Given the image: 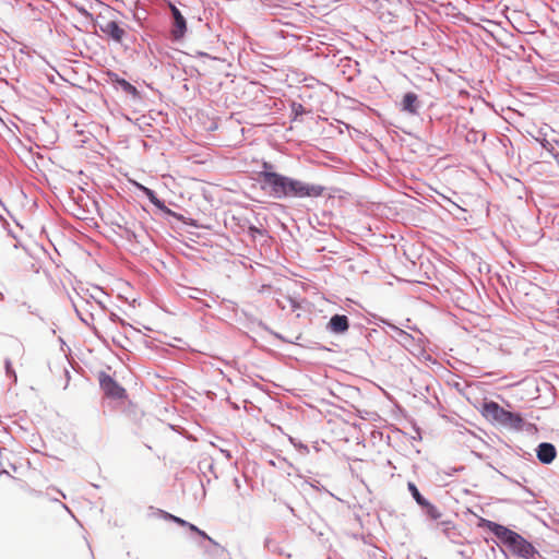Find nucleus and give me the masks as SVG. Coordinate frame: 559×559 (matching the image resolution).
Returning <instances> with one entry per match:
<instances>
[{
    "label": "nucleus",
    "mask_w": 559,
    "mask_h": 559,
    "mask_svg": "<svg viewBox=\"0 0 559 559\" xmlns=\"http://www.w3.org/2000/svg\"><path fill=\"white\" fill-rule=\"evenodd\" d=\"M225 455H226L227 457H230V453H229V451H226V452H225Z\"/></svg>",
    "instance_id": "45"
},
{
    "label": "nucleus",
    "mask_w": 559,
    "mask_h": 559,
    "mask_svg": "<svg viewBox=\"0 0 559 559\" xmlns=\"http://www.w3.org/2000/svg\"><path fill=\"white\" fill-rule=\"evenodd\" d=\"M62 498H66V495L61 491V490H58V489H55Z\"/></svg>",
    "instance_id": "42"
},
{
    "label": "nucleus",
    "mask_w": 559,
    "mask_h": 559,
    "mask_svg": "<svg viewBox=\"0 0 559 559\" xmlns=\"http://www.w3.org/2000/svg\"><path fill=\"white\" fill-rule=\"evenodd\" d=\"M407 489L419 507L426 501V498L420 493L419 489L413 481L407 483Z\"/></svg>",
    "instance_id": "18"
},
{
    "label": "nucleus",
    "mask_w": 559,
    "mask_h": 559,
    "mask_svg": "<svg viewBox=\"0 0 559 559\" xmlns=\"http://www.w3.org/2000/svg\"><path fill=\"white\" fill-rule=\"evenodd\" d=\"M348 329L349 319L345 314H333L326 324V330L332 334H344Z\"/></svg>",
    "instance_id": "10"
},
{
    "label": "nucleus",
    "mask_w": 559,
    "mask_h": 559,
    "mask_svg": "<svg viewBox=\"0 0 559 559\" xmlns=\"http://www.w3.org/2000/svg\"><path fill=\"white\" fill-rule=\"evenodd\" d=\"M99 386L104 394L112 400H122L127 397L126 389L119 384L110 374L100 371L98 374Z\"/></svg>",
    "instance_id": "3"
},
{
    "label": "nucleus",
    "mask_w": 559,
    "mask_h": 559,
    "mask_svg": "<svg viewBox=\"0 0 559 559\" xmlns=\"http://www.w3.org/2000/svg\"><path fill=\"white\" fill-rule=\"evenodd\" d=\"M168 7L171 15L170 37L174 41H179L187 33V20L174 3L170 2Z\"/></svg>",
    "instance_id": "4"
},
{
    "label": "nucleus",
    "mask_w": 559,
    "mask_h": 559,
    "mask_svg": "<svg viewBox=\"0 0 559 559\" xmlns=\"http://www.w3.org/2000/svg\"><path fill=\"white\" fill-rule=\"evenodd\" d=\"M442 199H443L445 202H448V203H449V205H450V209H447V210H448V212H451V209H456V210H460V211H462V212H465V210H464V209H462V207H461L460 205H457L455 202L451 201L449 198H447V197L442 195Z\"/></svg>",
    "instance_id": "29"
},
{
    "label": "nucleus",
    "mask_w": 559,
    "mask_h": 559,
    "mask_svg": "<svg viewBox=\"0 0 559 559\" xmlns=\"http://www.w3.org/2000/svg\"><path fill=\"white\" fill-rule=\"evenodd\" d=\"M249 234H250L252 237H254L257 234L262 235V234H263V230H262L261 228H259V227L254 226V225H251V226L249 227Z\"/></svg>",
    "instance_id": "32"
},
{
    "label": "nucleus",
    "mask_w": 559,
    "mask_h": 559,
    "mask_svg": "<svg viewBox=\"0 0 559 559\" xmlns=\"http://www.w3.org/2000/svg\"><path fill=\"white\" fill-rule=\"evenodd\" d=\"M99 29L111 40L118 44H121L123 38L127 36V31L117 21H108L100 24Z\"/></svg>",
    "instance_id": "7"
},
{
    "label": "nucleus",
    "mask_w": 559,
    "mask_h": 559,
    "mask_svg": "<svg viewBox=\"0 0 559 559\" xmlns=\"http://www.w3.org/2000/svg\"><path fill=\"white\" fill-rule=\"evenodd\" d=\"M185 527H188L193 533H197L198 530H199V527L197 525H194L192 523H189V522H188V524Z\"/></svg>",
    "instance_id": "36"
},
{
    "label": "nucleus",
    "mask_w": 559,
    "mask_h": 559,
    "mask_svg": "<svg viewBox=\"0 0 559 559\" xmlns=\"http://www.w3.org/2000/svg\"><path fill=\"white\" fill-rule=\"evenodd\" d=\"M480 412L486 419L501 426L507 409L495 401H485L481 405Z\"/></svg>",
    "instance_id": "5"
},
{
    "label": "nucleus",
    "mask_w": 559,
    "mask_h": 559,
    "mask_svg": "<svg viewBox=\"0 0 559 559\" xmlns=\"http://www.w3.org/2000/svg\"><path fill=\"white\" fill-rule=\"evenodd\" d=\"M109 82L116 87L121 88L126 94L130 95L133 99H141L140 91L126 79L120 78L117 73L108 72Z\"/></svg>",
    "instance_id": "6"
},
{
    "label": "nucleus",
    "mask_w": 559,
    "mask_h": 559,
    "mask_svg": "<svg viewBox=\"0 0 559 559\" xmlns=\"http://www.w3.org/2000/svg\"><path fill=\"white\" fill-rule=\"evenodd\" d=\"M258 325L260 328H262L263 330H265L266 332H269L270 334H272L273 336H275L276 338L283 341V342H287L283 335H281L280 333L277 332H274L273 330H271L265 323H263L262 321H259Z\"/></svg>",
    "instance_id": "25"
},
{
    "label": "nucleus",
    "mask_w": 559,
    "mask_h": 559,
    "mask_svg": "<svg viewBox=\"0 0 559 559\" xmlns=\"http://www.w3.org/2000/svg\"><path fill=\"white\" fill-rule=\"evenodd\" d=\"M457 554L465 559L469 558V555L465 550H459Z\"/></svg>",
    "instance_id": "39"
},
{
    "label": "nucleus",
    "mask_w": 559,
    "mask_h": 559,
    "mask_svg": "<svg viewBox=\"0 0 559 559\" xmlns=\"http://www.w3.org/2000/svg\"><path fill=\"white\" fill-rule=\"evenodd\" d=\"M126 233H127V239H128V240H132V239H135V238H136V235H135V233H134V231H132V230H130V229H127V230H126Z\"/></svg>",
    "instance_id": "34"
},
{
    "label": "nucleus",
    "mask_w": 559,
    "mask_h": 559,
    "mask_svg": "<svg viewBox=\"0 0 559 559\" xmlns=\"http://www.w3.org/2000/svg\"><path fill=\"white\" fill-rule=\"evenodd\" d=\"M540 145L543 146V148H545L547 152H549L551 155L554 153H557V151L555 150L554 145L546 139H543L540 141Z\"/></svg>",
    "instance_id": "27"
},
{
    "label": "nucleus",
    "mask_w": 559,
    "mask_h": 559,
    "mask_svg": "<svg viewBox=\"0 0 559 559\" xmlns=\"http://www.w3.org/2000/svg\"><path fill=\"white\" fill-rule=\"evenodd\" d=\"M382 322L392 330V332L394 334H392V337L399 343L401 344L403 347L405 348H408L409 346L413 345L414 343V337L413 335H411L409 333H407L406 331L397 328L396 325H394L393 323H390L389 321L386 320H382Z\"/></svg>",
    "instance_id": "12"
},
{
    "label": "nucleus",
    "mask_w": 559,
    "mask_h": 559,
    "mask_svg": "<svg viewBox=\"0 0 559 559\" xmlns=\"http://www.w3.org/2000/svg\"><path fill=\"white\" fill-rule=\"evenodd\" d=\"M421 108V102L418 95L414 92H407L403 95L401 100V111H404L411 116H418Z\"/></svg>",
    "instance_id": "8"
},
{
    "label": "nucleus",
    "mask_w": 559,
    "mask_h": 559,
    "mask_svg": "<svg viewBox=\"0 0 559 559\" xmlns=\"http://www.w3.org/2000/svg\"><path fill=\"white\" fill-rule=\"evenodd\" d=\"M554 159L556 160V164L559 167V152L552 154Z\"/></svg>",
    "instance_id": "40"
},
{
    "label": "nucleus",
    "mask_w": 559,
    "mask_h": 559,
    "mask_svg": "<svg viewBox=\"0 0 559 559\" xmlns=\"http://www.w3.org/2000/svg\"><path fill=\"white\" fill-rule=\"evenodd\" d=\"M478 526L490 531L514 556L522 559H542L536 547L519 533L497 522L480 518Z\"/></svg>",
    "instance_id": "2"
},
{
    "label": "nucleus",
    "mask_w": 559,
    "mask_h": 559,
    "mask_svg": "<svg viewBox=\"0 0 559 559\" xmlns=\"http://www.w3.org/2000/svg\"><path fill=\"white\" fill-rule=\"evenodd\" d=\"M188 290H189L188 297L192 298V299H199L201 295H206V292L204 289H200V288L189 287Z\"/></svg>",
    "instance_id": "23"
},
{
    "label": "nucleus",
    "mask_w": 559,
    "mask_h": 559,
    "mask_svg": "<svg viewBox=\"0 0 559 559\" xmlns=\"http://www.w3.org/2000/svg\"><path fill=\"white\" fill-rule=\"evenodd\" d=\"M264 177L263 192L275 200L317 199L322 197L326 190L324 186L302 181L284 174L266 173Z\"/></svg>",
    "instance_id": "1"
},
{
    "label": "nucleus",
    "mask_w": 559,
    "mask_h": 559,
    "mask_svg": "<svg viewBox=\"0 0 559 559\" xmlns=\"http://www.w3.org/2000/svg\"><path fill=\"white\" fill-rule=\"evenodd\" d=\"M163 214L166 218H175L177 222H183L185 221V217L183 215L179 214V213H176L174 212L173 210H170L169 207L166 206L165 204V201L160 199V203H157L155 205Z\"/></svg>",
    "instance_id": "16"
},
{
    "label": "nucleus",
    "mask_w": 559,
    "mask_h": 559,
    "mask_svg": "<svg viewBox=\"0 0 559 559\" xmlns=\"http://www.w3.org/2000/svg\"><path fill=\"white\" fill-rule=\"evenodd\" d=\"M442 199H443L445 202H448V203H449V205H450V209H447V210H448V212H451V209H456V210H460V211H462V212H465V210H464V209H462V207H461L460 205H457L455 202L451 201L449 198H447V197L442 195Z\"/></svg>",
    "instance_id": "28"
},
{
    "label": "nucleus",
    "mask_w": 559,
    "mask_h": 559,
    "mask_svg": "<svg viewBox=\"0 0 559 559\" xmlns=\"http://www.w3.org/2000/svg\"><path fill=\"white\" fill-rule=\"evenodd\" d=\"M424 514L431 520H439L441 518V512L438 508L432 504L428 499L420 506Z\"/></svg>",
    "instance_id": "14"
},
{
    "label": "nucleus",
    "mask_w": 559,
    "mask_h": 559,
    "mask_svg": "<svg viewBox=\"0 0 559 559\" xmlns=\"http://www.w3.org/2000/svg\"><path fill=\"white\" fill-rule=\"evenodd\" d=\"M4 366H5V373H7V376L12 378L13 381L16 382V373H15L13 367H12L11 360L10 359H5Z\"/></svg>",
    "instance_id": "24"
},
{
    "label": "nucleus",
    "mask_w": 559,
    "mask_h": 559,
    "mask_svg": "<svg viewBox=\"0 0 559 559\" xmlns=\"http://www.w3.org/2000/svg\"><path fill=\"white\" fill-rule=\"evenodd\" d=\"M4 299V295L3 293L0 292V300H3Z\"/></svg>",
    "instance_id": "44"
},
{
    "label": "nucleus",
    "mask_w": 559,
    "mask_h": 559,
    "mask_svg": "<svg viewBox=\"0 0 559 559\" xmlns=\"http://www.w3.org/2000/svg\"><path fill=\"white\" fill-rule=\"evenodd\" d=\"M441 525H442V531L443 533L445 534V536L451 540V542H454V536L456 535L455 533V527H454V524L452 521H442L441 522Z\"/></svg>",
    "instance_id": "21"
},
{
    "label": "nucleus",
    "mask_w": 559,
    "mask_h": 559,
    "mask_svg": "<svg viewBox=\"0 0 559 559\" xmlns=\"http://www.w3.org/2000/svg\"><path fill=\"white\" fill-rule=\"evenodd\" d=\"M289 304L294 310L299 308V302L296 299L289 298Z\"/></svg>",
    "instance_id": "35"
},
{
    "label": "nucleus",
    "mask_w": 559,
    "mask_h": 559,
    "mask_svg": "<svg viewBox=\"0 0 559 559\" xmlns=\"http://www.w3.org/2000/svg\"><path fill=\"white\" fill-rule=\"evenodd\" d=\"M292 109V121H297L299 117L305 115L307 111L300 103L293 102L290 105Z\"/></svg>",
    "instance_id": "20"
},
{
    "label": "nucleus",
    "mask_w": 559,
    "mask_h": 559,
    "mask_svg": "<svg viewBox=\"0 0 559 559\" xmlns=\"http://www.w3.org/2000/svg\"><path fill=\"white\" fill-rule=\"evenodd\" d=\"M264 546L269 549V550H274L273 549V545H272V540L270 538H266L265 542H264Z\"/></svg>",
    "instance_id": "38"
},
{
    "label": "nucleus",
    "mask_w": 559,
    "mask_h": 559,
    "mask_svg": "<svg viewBox=\"0 0 559 559\" xmlns=\"http://www.w3.org/2000/svg\"><path fill=\"white\" fill-rule=\"evenodd\" d=\"M525 421L520 413L506 412L501 426L513 430H523Z\"/></svg>",
    "instance_id": "13"
},
{
    "label": "nucleus",
    "mask_w": 559,
    "mask_h": 559,
    "mask_svg": "<svg viewBox=\"0 0 559 559\" xmlns=\"http://www.w3.org/2000/svg\"><path fill=\"white\" fill-rule=\"evenodd\" d=\"M195 534H198L202 538L203 543H210V539H213L211 536H209L206 534V532H204V531H202L200 528L198 530V532Z\"/></svg>",
    "instance_id": "31"
},
{
    "label": "nucleus",
    "mask_w": 559,
    "mask_h": 559,
    "mask_svg": "<svg viewBox=\"0 0 559 559\" xmlns=\"http://www.w3.org/2000/svg\"><path fill=\"white\" fill-rule=\"evenodd\" d=\"M156 514L160 518V519H164V520H167V521H171L174 522V519L176 518V515L174 514H170L164 510H160V509H157L156 510Z\"/></svg>",
    "instance_id": "26"
},
{
    "label": "nucleus",
    "mask_w": 559,
    "mask_h": 559,
    "mask_svg": "<svg viewBox=\"0 0 559 559\" xmlns=\"http://www.w3.org/2000/svg\"><path fill=\"white\" fill-rule=\"evenodd\" d=\"M174 522L177 523L178 525L180 526H186L188 524V522L179 516H176L174 519Z\"/></svg>",
    "instance_id": "33"
},
{
    "label": "nucleus",
    "mask_w": 559,
    "mask_h": 559,
    "mask_svg": "<svg viewBox=\"0 0 559 559\" xmlns=\"http://www.w3.org/2000/svg\"><path fill=\"white\" fill-rule=\"evenodd\" d=\"M442 199H443L445 202H448V203H449V205H450V209H447V210H448V212H451V209H456V210H460V211H462V212H465V210H464V209H462V207H461L460 205H457L455 202L451 201L449 198H447V197L442 195Z\"/></svg>",
    "instance_id": "30"
},
{
    "label": "nucleus",
    "mask_w": 559,
    "mask_h": 559,
    "mask_svg": "<svg viewBox=\"0 0 559 559\" xmlns=\"http://www.w3.org/2000/svg\"><path fill=\"white\" fill-rule=\"evenodd\" d=\"M109 319H110V321H112V322L121 321V319L119 318V316H118V314H116V313H114V312H111V313H110Z\"/></svg>",
    "instance_id": "37"
},
{
    "label": "nucleus",
    "mask_w": 559,
    "mask_h": 559,
    "mask_svg": "<svg viewBox=\"0 0 559 559\" xmlns=\"http://www.w3.org/2000/svg\"><path fill=\"white\" fill-rule=\"evenodd\" d=\"M61 507H62L64 510H67L68 512H71L67 504H64V503H62V502H61Z\"/></svg>",
    "instance_id": "41"
},
{
    "label": "nucleus",
    "mask_w": 559,
    "mask_h": 559,
    "mask_svg": "<svg viewBox=\"0 0 559 559\" xmlns=\"http://www.w3.org/2000/svg\"><path fill=\"white\" fill-rule=\"evenodd\" d=\"M199 547L207 559H223L228 555L227 549L214 539H210V543L200 542Z\"/></svg>",
    "instance_id": "9"
},
{
    "label": "nucleus",
    "mask_w": 559,
    "mask_h": 559,
    "mask_svg": "<svg viewBox=\"0 0 559 559\" xmlns=\"http://www.w3.org/2000/svg\"><path fill=\"white\" fill-rule=\"evenodd\" d=\"M266 173H272V174H278L276 170H275V167L273 164H271L270 162H266L264 160L262 163V169L258 173V182L260 185V189L263 191L264 190V179H265V175Z\"/></svg>",
    "instance_id": "15"
},
{
    "label": "nucleus",
    "mask_w": 559,
    "mask_h": 559,
    "mask_svg": "<svg viewBox=\"0 0 559 559\" xmlns=\"http://www.w3.org/2000/svg\"><path fill=\"white\" fill-rule=\"evenodd\" d=\"M288 440L299 452H301L305 455L309 454L308 445L304 444L301 441L293 437H289Z\"/></svg>",
    "instance_id": "22"
},
{
    "label": "nucleus",
    "mask_w": 559,
    "mask_h": 559,
    "mask_svg": "<svg viewBox=\"0 0 559 559\" xmlns=\"http://www.w3.org/2000/svg\"><path fill=\"white\" fill-rule=\"evenodd\" d=\"M140 191L148 199V201L155 206L157 203H160V199L157 197L156 192L151 188H147L143 185H139Z\"/></svg>",
    "instance_id": "19"
},
{
    "label": "nucleus",
    "mask_w": 559,
    "mask_h": 559,
    "mask_svg": "<svg viewBox=\"0 0 559 559\" xmlns=\"http://www.w3.org/2000/svg\"><path fill=\"white\" fill-rule=\"evenodd\" d=\"M536 456L540 463L548 465L556 459L557 449L550 442H542L536 448Z\"/></svg>",
    "instance_id": "11"
},
{
    "label": "nucleus",
    "mask_w": 559,
    "mask_h": 559,
    "mask_svg": "<svg viewBox=\"0 0 559 559\" xmlns=\"http://www.w3.org/2000/svg\"><path fill=\"white\" fill-rule=\"evenodd\" d=\"M76 313H78V316L80 317L81 321H83L84 323H87V322L84 320V318H82V317L80 316V313H79V311H78V310H76Z\"/></svg>",
    "instance_id": "43"
},
{
    "label": "nucleus",
    "mask_w": 559,
    "mask_h": 559,
    "mask_svg": "<svg viewBox=\"0 0 559 559\" xmlns=\"http://www.w3.org/2000/svg\"><path fill=\"white\" fill-rule=\"evenodd\" d=\"M199 471L205 476L206 473H211L214 475L215 478H217V475L214 472L215 465L213 460L211 459H203L198 463Z\"/></svg>",
    "instance_id": "17"
}]
</instances>
